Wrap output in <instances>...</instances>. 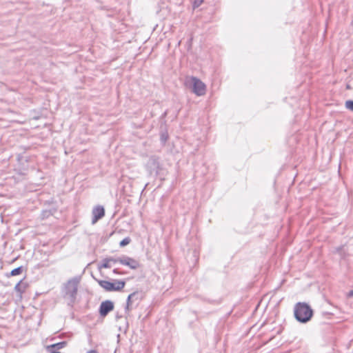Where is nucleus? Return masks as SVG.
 Wrapping results in <instances>:
<instances>
[{"mask_svg": "<svg viewBox=\"0 0 353 353\" xmlns=\"http://www.w3.org/2000/svg\"><path fill=\"white\" fill-rule=\"evenodd\" d=\"M294 312L296 319L301 323H307L313 315L312 308L305 303L299 302L296 303L294 306Z\"/></svg>", "mask_w": 353, "mask_h": 353, "instance_id": "f257e3e1", "label": "nucleus"}, {"mask_svg": "<svg viewBox=\"0 0 353 353\" xmlns=\"http://www.w3.org/2000/svg\"><path fill=\"white\" fill-rule=\"evenodd\" d=\"M185 85L191 89L196 96H203L206 92V85L199 79L195 77H187L185 79Z\"/></svg>", "mask_w": 353, "mask_h": 353, "instance_id": "f03ea898", "label": "nucleus"}, {"mask_svg": "<svg viewBox=\"0 0 353 353\" xmlns=\"http://www.w3.org/2000/svg\"><path fill=\"white\" fill-rule=\"evenodd\" d=\"M97 281L101 288L108 292L120 291L125 285V281L120 280H115L112 283L105 280H99Z\"/></svg>", "mask_w": 353, "mask_h": 353, "instance_id": "7ed1b4c3", "label": "nucleus"}, {"mask_svg": "<svg viewBox=\"0 0 353 353\" xmlns=\"http://www.w3.org/2000/svg\"><path fill=\"white\" fill-rule=\"evenodd\" d=\"M79 279L73 278L69 280L65 285V294L69 296L72 301L76 298Z\"/></svg>", "mask_w": 353, "mask_h": 353, "instance_id": "20e7f679", "label": "nucleus"}, {"mask_svg": "<svg viewBox=\"0 0 353 353\" xmlns=\"http://www.w3.org/2000/svg\"><path fill=\"white\" fill-rule=\"evenodd\" d=\"M118 262L123 265L128 266L132 270H135L139 266V263L137 260L127 256H123L118 258Z\"/></svg>", "mask_w": 353, "mask_h": 353, "instance_id": "39448f33", "label": "nucleus"}, {"mask_svg": "<svg viewBox=\"0 0 353 353\" xmlns=\"http://www.w3.org/2000/svg\"><path fill=\"white\" fill-rule=\"evenodd\" d=\"M114 304L111 301H105L101 303L99 313L101 316H105L110 311L113 310Z\"/></svg>", "mask_w": 353, "mask_h": 353, "instance_id": "423d86ee", "label": "nucleus"}, {"mask_svg": "<svg viewBox=\"0 0 353 353\" xmlns=\"http://www.w3.org/2000/svg\"><path fill=\"white\" fill-rule=\"evenodd\" d=\"M105 214L104 208L101 206H97L92 210V223H96L98 220L101 219Z\"/></svg>", "mask_w": 353, "mask_h": 353, "instance_id": "0eeeda50", "label": "nucleus"}, {"mask_svg": "<svg viewBox=\"0 0 353 353\" xmlns=\"http://www.w3.org/2000/svg\"><path fill=\"white\" fill-rule=\"evenodd\" d=\"M117 262H118V259H114L112 257L105 258L99 264L98 268L99 270L103 268H110L112 267V263H115Z\"/></svg>", "mask_w": 353, "mask_h": 353, "instance_id": "6e6552de", "label": "nucleus"}, {"mask_svg": "<svg viewBox=\"0 0 353 353\" xmlns=\"http://www.w3.org/2000/svg\"><path fill=\"white\" fill-rule=\"evenodd\" d=\"M65 345H66L65 342H60V343H54V344H52L50 345H48L46 347V349L48 351H50V350H52V349L59 350L63 348Z\"/></svg>", "mask_w": 353, "mask_h": 353, "instance_id": "1a4fd4ad", "label": "nucleus"}, {"mask_svg": "<svg viewBox=\"0 0 353 353\" xmlns=\"http://www.w3.org/2000/svg\"><path fill=\"white\" fill-rule=\"evenodd\" d=\"M26 288V284L21 281L15 285L14 290L19 292V295L21 296V294L25 291Z\"/></svg>", "mask_w": 353, "mask_h": 353, "instance_id": "9d476101", "label": "nucleus"}, {"mask_svg": "<svg viewBox=\"0 0 353 353\" xmlns=\"http://www.w3.org/2000/svg\"><path fill=\"white\" fill-rule=\"evenodd\" d=\"M137 296V294L135 292L130 294L127 300V305H126V310H130L131 309L132 305V299Z\"/></svg>", "mask_w": 353, "mask_h": 353, "instance_id": "9b49d317", "label": "nucleus"}, {"mask_svg": "<svg viewBox=\"0 0 353 353\" xmlns=\"http://www.w3.org/2000/svg\"><path fill=\"white\" fill-rule=\"evenodd\" d=\"M22 272V267H19L12 270L10 272V275L14 276L20 274Z\"/></svg>", "mask_w": 353, "mask_h": 353, "instance_id": "f8f14e48", "label": "nucleus"}, {"mask_svg": "<svg viewBox=\"0 0 353 353\" xmlns=\"http://www.w3.org/2000/svg\"><path fill=\"white\" fill-rule=\"evenodd\" d=\"M336 253H338L340 255L341 257L345 256V250L344 246L337 248L336 249Z\"/></svg>", "mask_w": 353, "mask_h": 353, "instance_id": "ddd939ff", "label": "nucleus"}, {"mask_svg": "<svg viewBox=\"0 0 353 353\" xmlns=\"http://www.w3.org/2000/svg\"><path fill=\"white\" fill-rule=\"evenodd\" d=\"M130 243V239L129 237H127V238H125L123 239L121 242H120V246L121 247H124L127 245H128L129 243Z\"/></svg>", "mask_w": 353, "mask_h": 353, "instance_id": "4468645a", "label": "nucleus"}, {"mask_svg": "<svg viewBox=\"0 0 353 353\" xmlns=\"http://www.w3.org/2000/svg\"><path fill=\"white\" fill-rule=\"evenodd\" d=\"M346 108L353 111V101L349 100L345 102Z\"/></svg>", "mask_w": 353, "mask_h": 353, "instance_id": "2eb2a0df", "label": "nucleus"}, {"mask_svg": "<svg viewBox=\"0 0 353 353\" xmlns=\"http://www.w3.org/2000/svg\"><path fill=\"white\" fill-rule=\"evenodd\" d=\"M203 0H194V8L199 7L203 2Z\"/></svg>", "mask_w": 353, "mask_h": 353, "instance_id": "dca6fc26", "label": "nucleus"}, {"mask_svg": "<svg viewBox=\"0 0 353 353\" xmlns=\"http://www.w3.org/2000/svg\"><path fill=\"white\" fill-rule=\"evenodd\" d=\"M50 353H60L57 350L52 349L49 351Z\"/></svg>", "mask_w": 353, "mask_h": 353, "instance_id": "f3484780", "label": "nucleus"}, {"mask_svg": "<svg viewBox=\"0 0 353 353\" xmlns=\"http://www.w3.org/2000/svg\"><path fill=\"white\" fill-rule=\"evenodd\" d=\"M87 353H98V352L95 350H91L88 351Z\"/></svg>", "mask_w": 353, "mask_h": 353, "instance_id": "a211bd4d", "label": "nucleus"}, {"mask_svg": "<svg viewBox=\"0 0 353 353\" xmlns=\"http://www.w3.org/2000/svg\"><path fill=\"white\" fill-rule=\"evenodd\" d=\"M348 296H349V297H352V296H353V290H351V291L348 293Z\"/></svg>", "mask_w": 353, "mask_h": 353, "instance_id": "6ab92c4d", "label": "nucleus"}, {"mask_svg": "<svg viewBox=\"0 0 353 353\" xmlns=\"http://www.w3.org/2000/svg\"><path fill=\"white\" fill-rule=\"evenodd\" d=\"M113 272H114V274H120V272L118 271V270H117V269H114V270H113Z\"/></svg>", "mask_w": 353, "mask_h": 353, "instance_id": "aec40b11", "label": "nucleus"}, {"mask_svg": "<svg viewBox=\"0 0 353 353\" xmlns=\"http://www.w3.org/2000/svg\"><path fill=\"white\" fill-rule=\"evenodd\" d=\"M150 161L154 163L155 161L154 159H151Z\"/></svg>", "mask_w": 353, "mask_h": 353, "instance_id": "412c9836", "label": "nucleus"}]
</instances>
